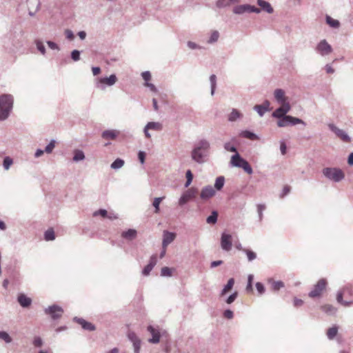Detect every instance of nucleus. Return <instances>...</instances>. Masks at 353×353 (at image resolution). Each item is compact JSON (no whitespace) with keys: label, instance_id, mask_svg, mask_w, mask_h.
Listing matches in <instances>:
<instances>
[{"label":"nucleus","instance_id":"nucleus-49","mask_svg":"<svg viewBox=\"0 0 353 353\" xmlns=\"http://www.w3.org/2000/svg\"><path fill=\"white\" fill-rule=\"evenodd\" d=\"M85 156L82 151H76L74 156V161H80L83 160L84 159Z\"/></svg>","mask_w":353,"mask_h":353},{"label":"nucleus","instance_id":"nucleus-57","mask_svg":"<svg viewBox=\"0 0 353 353\" xmlns=\"http://www.w3.org/2000/svg\"><path fill=\"white\" fill-rule=\"evenodd\" d=\"M37 49L41 52V53L42 54H44L45 52H46V49H45V47L43 44L42 42L41 41H37Z\"/></svg>","mask_w":353,"mask_h":353},{"label":"nucleus","instance_id":"nucleus-45","mask_svg":"<svg viewBox=\"0 0 353 353\" xmlns=\"http://www.w3.org/2000/svg\"><path fill=\"white\" fill-rule=\"evenodd\" d=\"M98 215H100L103 218H105L108 216V212L107 210H103V209H101V210H99L97 211H95L94 213H93V216H97Z\"/></svg>","mask_w":353,"mask_h":353},{"label":"nucleus","instance_id":"nucleus-10","mask_svg":"<svg viewBox=\"0 0 353 353\" xmlns=\"http://www.w3.org/2000/svg\"><path fill=\"white\" fill-rule=\"evenodd\" d=\"M46 313L50 314L52 319H57L61 317L63 310L59 306L52 305L46 310Z\"/></svg>","mask_w":353,"mask_h":353},{"label":"nucleus","instance_id":"nucleus-19","mask_svg":"<svg viewBox=\"0 0 353 353\" xmlns=\"http://www.w3.org/2000/svg\"><path fill=\"white\" fill-rule=\"evenodd\" d=\"M119 134L116 130H107L103 132L101 137L105 140H115Z\"/></svg>","mask_w":353,"mask_h":353},{"label":"nucleus","instance_id":"nucleus-6","mask_svg":"<svg viewBox=\"0 0 353 353\" xmlns=\"http://www.w3.org/2000/svg\"><path fill=\"white\" fill-rule=\"evenodd\" d=\"M303 123V121L300 119L287 115L279 119L277 121V125L279 127H286L289 125H296Z\"/></svg>","mask_w":353,"mask_h":353},{"label":"nucleus","instance_id":"nucleus-8","mask_svg":"<svg viewBox=\"0 0 353 353\" xmlns=\"http://www.w3.org/2000/svg\"><path fill=\"white\" fill-rule=\"evenodd\" d=\"M197 194V190L195 188H190L181 196L179 203L181 205H184L188 202L190 199L194 198Z\"/></svg>","mask_w":353,"mask_h":353},{"label":"nucleus","instance_id":"nucleus-41","mask_svg":"<svg viewBox=\"0 0 353 353\" xmlns=\"http://www.w3.org/2000/svg\"><path fill=\"white\" fill-rule=\"evenodd\" d=\"M243 250V252H245V254L248 256V259L250 261H251L256 258V254L253 251L250 250L248 249H244Z\"/></svg>","mask_w":353,"mask_h":353},{"label":"nucleus","instance_id":"nucleus-22","mask_svg":"<svg viewBox=\"0 0 353 353\" xmlns=\"http://www.w3.org/2000/svg\"><path fill=\"white\" fill-rule=\"evenodd\" d=\"M18 302L22 307H26L30 305L32 300L30 298L26 296L25 294H20L18 296Z\"/></svg>","mask_w":353,"mask_h":353},{"label":"nucleus","instance_id":"nucleus-1","mask_svg":"<svg viewBox=\"0 0 353 353\" xmlns=\"http://www.w3.org/2000/svg\"><path fill=\"white\" fill-rule=\"evenodd\" d=\"M13 98L10 94L0 96V120H5L12 108Z\"/></svg>","mask_w":353,"mask_h":353},{"label":"nucleus","instance_id":"nucleus-47","mask_svg":"<svg viewBox=\"0 0 353 353\" xmlns=\"http://www.w3.org/2000/svg\"><path fill=\"white\" fill-rule=\"evenodd\" d=\"M219 37V33L218 31H214L212 32L210 40L208 41L209 43H213L218 40Z\"/></svg>","mask_w":353,"mask_h":353},{"label":"nucleus","instance_id":"nucleus-23","mask_svg":"<svg viewBox=\"0 0 353 353\" xmlns=\"http://www.w3.org/2000/svg\"><path fill=\"white\" fill-rule=\"evenodd\" d=\"M234 285V279L233 278H231L228 280L227 284L224 286L223 289L222 290L220 296L222 297L225 296L228 292H229L233 288Z\"/></svg>","mask_w":353,"mask_h":353},{"label":"nucleus","instance_id":"nucleus-44","mask_svg":"<svg viewBox=\"0 0 353 353\" xmlns=\"http://www.w3.org/2000/svg\"><path fill=\"white\" fill-rule=\"evenodd\" d=\"M0 339L5 341L6 343H10L12 341L11 337L6 332H0Z\"/></svg>","mask_w":353,"mask_h":353},{"label":"nucleus","instance_id":"nucleus-51","mask_svg":"<svg viewBox=\"0 0 353 353\" xmlns=\"http://www.w3.org/2000/svg\"><path fill=\"white\" fill-rule=\"evenodd\" d=\"M238 296V292H234V293H232L225 301V302L228 303V304H231L232 303H233L235 299H236Z\"/></svg>","mask_w":353,"mask_h":353},{"label":"nucleus","instance_id":"nucleus-40","mask_svg":"<svg viewBox=\"0 0 353 353\" xmlns=\"http://www.w3.org/2000/svg\"><path fill=\"white\" fill-rule=\"evenodd\" d=\"M234 2V0H219L216 5L219 8L225 7L231 5Z\"/></svg>","mask_w":353,"mask_h":353},{"label":"nucleus","instance_id":"nucleus-33","mask_svg":"<svg viewBox=\"0 0 353 353\" xmlns=\"http://www.w3.org/2000/svg\"><path fill=\"white\" fill-rule=\"evenodd\" d=\"M55 239V234L54 230L52 228H49L46 232H45V239L46 241H52Z\"/></svg>","mask_w":353,"mask_h":353},{"label":"nucleus","instance_id":"nucleus-58","mask_svg":"<svg viewBox=\"0 0 353 353\" xmlns=\"http://www.w3.org/2000/svg\"><path fill=\"white\" fill-rule=\"evenodd\" d=\"M247 12H256V13H259L260 12V9L259 8H257L254 6H249V5H247Z\"/></svg>","mask_w":353,"mask_h":353},{"label":"nucleus","instance_id":"nucleus-34","mask_svg":"<svg viewBox=\"0 0 353 353\" xmlns=\"http://www.w3.org/2000/svg\"><path fill=\"white\" fill-rule=\"evenodd\" d=\"M284 286V284L282 281H271V289L274 291H277L282 288Z\"/></svg>","mask_w":353,"mask_h":353},{"label":"nucleus","instance_id":"nucleus-12","mask_svg":"<svg viewBox=\"0 0 353 353\" xmlns=\"http://www.w3.org/2000/svg\"><path fill=\"white\" fill-rule=\"evenodd\" d=\"M330 128L332 130V131H333L336 134V136L339 139H341L343 142H350L351 139L350 137L343 130L337 128L334 125H330Z\"/></svg>","mask_w":353,"mask_h":353},{"label":"nucleus","instance_id":"nucleus-35","mask_svg":"<svg viewBox=\"0 0 353 353\" xmlns=\"http://www.w3.org/2000/svg\"><path fill=\"white\" fill-rule=\"evenodd\" d=\"M218 214L216 211L212 212V214L207 218V223L209 224H214L217 221Z\"/></svg>","mask_w":353,"mask_h":353},{"label":"nucleus","instance_id":"nucleus-52","mask_svg":"<svg viewBox=\"0 0 353 353\" xmlns=\"http://www.w3.org/2000/svg\"><path fill=\"white\" fill-rule=\"evenodd\" d=\"M128 338L132 342V343L140 341V339L138 338V336L134 332H130L128 334Z\"/></svg>","mask_w":353,"mask_h":353},{"label":"nucleus","instance_id":"nucleus-53","mask_svg":"<svg viewBox=\"0 0 353 353\" xmlns=\"http://www.w3.org/2000/svg\"><path fill=\"white\" fill-rule=\"evenodd\" d=\"M141 76H142L143 79H144V81H145V83H149L148 81H150V79H151V74L150 72H148V71L143 72H142Z\"/></svg>","mask_w":353,"mask_h":353},{"label":"nucleus","instance_id":"nucleus-9","mask_svg":"<svg viewBox=\"0 0 353 353\" xmlns=\"http://www.w3.org/2000/svg\"><path fill=\"white\" fill-rule=\"evenodd\" d=\"M280 105L281 106L272 113V116L278 119L287 116L286 114L290 110L291 108L290 103H284Z\"/></svg>","mask_w":353,"mask_h":353},{"label":"nucleus","instance_id":"nucleus-39","mask_svg":"<svg viewBox=\"0 0 353 353\" xmlns=\"http://www.w3.org/2000/svg\"><path fill=\"white\" fill-rule=\"evenodd\" d=\"M247 5L238 6L234 7L233 12L235 14H242L245 12H247Z\"/></svg>","mask_w":353,"mask_h":353},{"label":"nucleus","instance_id":"nucleus-2","mask_svg":"<svg viewBox=\"0 0 353 353\" xmlns=\"http://www.w3.org/2000/svg\"><path fill=\"white\" fill-rule=\"evenodd\" d=\"M208 148L209 143L208 141H200L192 152V159L199 163H202L203 161V157L204 156V152L208 150Z\"/></svg>","mask_w":353,"mask_h":353},{"label":"nucleus","instance_id":"nucleus-64","mask_svg":"<svg viewBox=\"0 0 353 353\" xmlns=\"http://www.w3.org/2000/svg\"><path fill=\"white\" fill-rule=\"evenodd\" d=\"M138 156L140 162L143 164L145 161V153L144 152L140 151Z\"/></svg>","mask_w":353,"mask_h":353},{"label":"nucleus","instance_id":"nucleus-55","mask_svg":"<svg viewBox=\"0 0 353 353\" xmlns=\"http://www.w3.org/2000/svg\"><path fill=\"white\" fill-rule=\"evenodd\" d=\"M71 57H72V59L75 61L79 60V59H80L79 51H78L77 50H73L72 52Z\"/></svg>","mask_w":353,"mask_h":353},{"label":"nucleus","instance_id":"nucleus-26","mask_svg":"<svg viewBox=\"0 0 353 353\" xmlns=\"http://www.w3.org/2000/svg\"><path fill=\"white\" fill-rule=\"evenodd\" d=\"M122 237L132 240L137 236V231L135 230L129 229L128 231L123 232L121 234Z\"/></svg>","mask_w":353,"mask_h":353},{"label":"nucleus","instance_id":"nucleus-50","mask_svg":"<svg viewBox=\"0 0 353 353\" xmlns=\"http://www.w3.org/2000/svg\"><path fill=\"white\" fill-rule=\"evenodd\" d=\"M55 147V141H51L50 143L46 147L45 151L46 153L50 154L52 152Z\"/></svg>","mask_w":353,"mask_h":353},{"label":"nucleus","instance_id":"nucleus-7","mask_svg":"<svg viewBox=\"0 0 353 353\" xmlns=\"http://www.w3.org/2000/svg\"><path fill=\"white\" fill-rule=\"evenodd\" d=\"M316 51L322 56L327 55L332 52V48L326 40L323 39L318 43Z\"/></svg>","mask_w":353,"mask_h":353},{"label":"nucleus","instance_id":"nucleus-61","mask_svg":"<svg viewBox=\"0 0 353 353\" xmlns=\"http://www.w3.org/2000/svg\"><path fill=\"white\" fill-rule=\"evenodd\" d=\"M134 353H139L141 347V341H137L133 343Z\"/></svg>","mask_w":353,"mask_h":353},{"label":"nucleus","instance_id":"nucleus-17","mask_svg":"<svg viewBox=\"0 0 353 353\" xmlns=\"http://www.w3.org/2000/svg\"><path fill=\"white\" fill-rule=\"evenodd\" d=\"M148 331L152 334V338L150 339L148 341L151 343H158L160 341V332L158 330L155 329L152 325H149L147 328Z\"/></svg>","mask_w":353,"mask_h":353},{"label":"nucleus","instance_id":"nucleus-14","mask_svg":"<svg viewBox=\"0 0 353 353\" xmlns=\"http://www.w3.org/2000/svg\"><path fill=\"white\" fill-rule=\"evenodd\" d=\"M74 321L80 325L83 330L94 331L96 329L95 326L92 323L88 322L82 318L75 317Z\"/></svg>","mask_w":353,"mask_h":353},{"label":"nucleus","instance_id":"nucleus-62","mask_svg":"<svg viewBox=\"0 0 353 353\" xmlns=\"http://www.w3.org/2000/svg\"><path fill=\"white\" fill-rule=\"evenodd\" d=\"M65 35L67 37V39L72 40L74 39V34L70 30H66L65 31Z\"/></svg>","mask_w":353,"mask_h":353},{"label":"nucleus","instance_id":"nucleus-18","mask_svg":"<svg viewBox=\"0 0 353 353\" xmlns=\"http://www.w3.org/2000/svg\"><path fill=\"white\" fill-rule=\"evenodd\" d=\"M157 262V255H152L150 259L149 263L143 268L142 271V274L144 276H148L150 274V272L152 271L153 268L155 266Z\"/></svg>","mask_w":353,"mask_h":353},{"label":"nucleus","instance_id":"nucleus-21","mask_svg":"<svg viewBox=\"0 0 353 353\" xmlns=\"http://www.w3.org/2000/svg\"><path fill=\"white\" fill-rule=\"evenodd\" d=\"M274 97L279 104L289 103L287 97L285 96V92L281 89H276L274 91Z\"/></svg>","mask_w":353,"mask_h":353},{"label":"nucleus","instance_id":"nucleus-15","mask_svg":"<svg viewBox=\"0 0 353 353\" xmlns=\"http://www.w3.org/2000/svg\"><path fill=\"white\" fill-rule=\"evenodd\" d=\"M162 124L159 122H149L145 128V135L147 138H150L151 136L148 132L149 130L160 131L162 130Z\"/></svg>","mask_w":353,"mask_h":353},{"label":"nucleus","instance_id":"nucleus-28","mask_svg":"<svg viewBox=\"0 0 353 353\" xmlns=\"http://www.w3.org/2000/svg\"><path fill=\"white\" fill-rule=\"evenodd\" d=\"M241 136L252 141L259 139L257 135L248 130L243 131L241 133Z\"/></svg>","mask_w":353,"mask_h":353},{"label":"nucleus","instance_id":"nucleus-43","mask_svg":"<svg viewBox=\"0 0 353 353\" xmlns=\"http://www.w3.org/2000/svg\"><path fill=\"white\" fill-rule=\"evenodd\" d=\"M186 179H187V181H186L185 186L188 187L190 185V183H192V179H193L192 173L190 170L186 172Z\"/></svg>","mask_w":353,"mask_h":353},{"label":"nucleus","instance_id":"nucleus-60","mask_svg":"<svg viewBox=\"0 0 353 353\" xmlns=\"http://www.w3.org/2000/svg\"><path fill=\"white\" fill-rule=\"evenodd\" d=\"M223 316L228 319L233 318V312L230 310H226L223 313Z\"/></svg>","mask_w":353,"mask_h":353},{"label":"nucleus","instance_id":"nucleus-59","mask_svg":"<svg viewBox=\"0 0 353 353\" xmlns=\"http://www.w3.org/2000/svg\"><path fill=\"white\" fill-rule=\"evenodd\" d=\"M290 190H291L290 186H289L288 185H285L283 189V192L280 196L281 198L284 197L285 195H287L290 192Z\"/></svg>","mask_w":353,"mask_h":353},{"label":"nucleus","instance_id":"nucleus-31","mask_svg":"<svg viewBox=\"0 0 353 353\" xmlns=\"http://www.w3.org/2000/svg\"><path fill=\"white\" fill-rule=\"evenodd\" d=\"M323 311L327 314H334L336 312V308H335L332 305H325L321 307Z\"/></svg>","mask_w":353,"mask_h":353},{"label":"nucleus","instance_id":"nucleus-46","mask_svg":"<svg viewBox=\"0 0 353 353\" xmlns=\"http://www.w3.org/2000/svg\"><path fill=\"white\" fill-rule=\"evenodd\" d=\"M12 159L8 157H6L3 160V167L6 170H8L10 165L12 164Z\"/></svg>","mask_w":353,"mask_h":353},{"label":"nucleus","instance_id":"nucleus-56","mask_svg":"<svg viewBox=\"0 0 353 353\" xmlns=\"http://www.w3.org/2000/svg\"><path fill=\"white\" fill-rule=\"evenodd\" d=\"M263 106L261 105H256L254 108V110L259 113L260 116H263L265 112V110H263Z\"/></svg>","mask_w":353,"mask_h":353},{"label":"nucleus","instance_id":"nucleus-29","mask_svg":"<svg viewBox=\"0 0 353 353\" xmlns=\"http://www.w3.org/2000/svg\"><path fill=\"white\" fill-rule=\"evenodd\" d=\"M326 22L330 27L332 28H337L340 26V23L338 20L334 19L330 16H326Z\"/></svg>","mask_w":353,"mask_h":353},{"label":"nucleus","instance_id":"nucleus-4","mask_svg":"<svg viewBox=\"0 0 353 353\" xmlns=\"http://www.w3.org/2000/svg\"><path fill=\"white\" fill-rule=\"evenodd\" d=\"M327 285V282L326 279H321L316 284L314 285V288L309 293V296L310 298L320 297L325 291Z\"/></svg>","mask_w":353,"mask_h":353},{"label":"nucleus","instance_id":"nucleus-20","mask_svg":"<svg viewBox=\"0 0 353 353\" xmlns=\"http://www.w3.org/2000/svg\"><path fill=\"white\" fill-rule=\"evenodd\" d=\"M347 292H350L348 288H343V290L338 292L336 296L337 302L345 307L350 306L352 303V301H344L343 300V296H345V294Z\"/></svg>","mask_w":353,"mask_h":353},{"label":"nucleus","instance_id":"nucleus-13","mask_svg":"<svg viewBox=\"0 0 353 353\" xmlns=\"http://www.w3.org/2000/svg\"><path fill=\"white\" fill-rule=\"evenodd\" d=\"M163 236L162 247L163 248H165L175 239L176 234L164 230Z\"/></svg>","mask_w":353,"mask_h":353},{"label":"nucleus","instance_id":"nucleus-63","mask_svg":"<svg viewBox=\"0 0 353 353\" xmlns=\"http://www.w3.org/2000/svg\"><path fill=\"white\" fill-rule=\"evenodd\" d=\"M303 304V301L297 298L294 299V305L295 307H300Z\"/></svg>","mask_w":353,"mask_h":353},{"label":"nucleus","instance_id":"nucleus-27","mask_svg":"<svg viewBox=\"0 0 353 353\" xmlns=\"http://www.w3.org/2000/svg\"><path fill=\"white\" fill-rule=\"evenodd\" d=\"M165 199V196L157 197L154 199L152 205L154 208V213L159 214L160 212V203Z\"/></svg>","mask_w":353,"mask_h":353},{"label":"nucleus","instance_id":"nucleus-37","mask_svg":"<svg viewBox=\"0 0 353 353\" xmlns=\"http://www.w3.org/2000/svg\"><path fill=\"white\" fill-rule=\"evenodd\" d=\"M124 165V161L121 159H117L112 164L111 168L112 169H118L121 168Z\"/></svg>","mask_w":353,"mask_h":353},{"label":"nucleus","instance_id":"nucleus-48","mask_svg":"<svg viewBox=\"0 0 353 353\" xmlns=\"http://www.w3.org/2000/svg\"><path fill=\"white\" fill-rule=\"evenodd\" d=\"M210 82H211V87H212V94H214V90H215V88H216V77L215 74H212L210 77Z\"/></svg>","mask_w":353,"mask_h":353},{"label":"nucleus","instance_id":"nucleus-24","mask_svg":"<svg viewBox=\"0 0 353 353\" xmlns=\"http://www.w3.org/2000/svg\"><path fill=\"white\" fill-rule=\"evenodd\" d=\"M117 77L114 74H112L109 77L100 79L99 83L106 84L108 85H112L117 82Z\"/></svg>","mask_w":353,"mask_h":353},{"label":"nucleus","instance_id":"nucleus-16","mask_svg":"<svg viewBox=\"0 0 353 353\" xmlns=\"http://www.w3.org/2000/svg\"><path fill=\"white\" fill-rule=\"evenodd\" d=\"M215 195V190L212 186L203 188L201 192L200 196L203 200H207Z\"/></svg>","mask_w":353,"mask_h":353},{"label":"nucleus","instance_id":"nucleus-42","mask_svg":"<svg viewBox=\"0 0 353 353\" xmlns=\"http://www.w3.org/2000/svg\"><path fill=\"white\" fill-rule=\"evenodd\" d=\"M161 275L163 276H170L172 275V270L168 267H163L161 269Z\"/></svg>","mask_w":353,"mask_h":353},{"label":"nucleus","instance_id":"nucleus-11","mask_svg":"<svg viewBox=\"0 0 353 353\" xmlns=\"http://www.w3.org/2000/svg\"><path fill=\"white\" fill-rule=\"evenodd\" d=\"M221 246L223 250L230 251L232 249V236L228 234L223 233L221 239Z\"/></svg>","mask_w":353,"mask_h":353},{"label":"nucleus","instance_id":"nucleus-25","mask_svg":"<svg viewBox=\"0 0 353 353\" xmlns=\"http://www.w3.org/2000/svg\"><path fill=\"white\" fill-rule=\"evenodd\" d=\"M258 5L261 8L262 10L266 11L268 13H272L273 12V8L271 5L263 0H258Z\"/></svg>","mask_w":353,"mask_h":353},{"label":"nucleus","instance_id":"nucleus-38","mask_svg":"<svg viewBox=\"0 0 353 353\" xmlns=\"http://www.w3.org/2000/svg\"><path fill=\"white\" fill-rule=\"evenodd\" d=\"M253 279H254V276L253 275L250 274L248 276V285L246 286V292L248 293H250V292H252L253 291V289H252V281H253Z\"/></svg>","mask_w":353,"mask_h":353},{"label":"nucleus","instance_id":"nucleus-5","mask_svg":"<svg viewBox=\"0 0 353 353\" xmlns=\"http://www.w3.org/2000/svg\"><path fill=\"white\" fill-rule=\"evenodd\" d=\"M231 163L234 166L243 168L249 174L252 173V169L248 162L242 159L239 154H236L232 157Z\"/></svg>","mask_w":353,"mask_h":353},{"label":"nucleus","instance_id":"nucleus-3","mask_svg":"<svg viewBox=\"0 0 353 353\" xmlns=\"http://www.w3.org/2000/svg\"><path fill=\"white\" fill-rule=\"evenodd\" d=\"M323 174L327 179L335 182H339L345 177L344 172L336 168H325L323 170Z\"/></svg>","mask_w":353,"mask_h":353},{"label":"nucleus","instance_id":"nucleus-54","mask_svg":"<svg viewBox=\"0 0 353 353\" xmlns=\"http://www.w3.org/2000/svg\"><path fill=\"white\" fill-rule=\"evenodd\" d=\"M256 290L259 292V294H262L264 293L265 292V288L263 286V285L261 283H256Z\"/></svg>","mask_w":353,"mask_h":353},{"label":"nucleus","instance_id":"nucleus-30","mask_svg":"<svg viewBox=\"0 0 353 353\" xmlns=\"http://www.w3.org/2000/svg\"><path fill=\"white\" fill-rule=\"evenodd\" d=\"M338 333V328L336 326H333L329 328L327 331V336L329 339H333Z\"/></svg>","mask_w":353,"mask_h":353},{"label":"nucleus","instance_id":"nucleus-32","mask_svg":"<svg viewBox=\"0 0 353 353\" xmlns=\"http://www.w3.org/2000/svg\"><path fill=\"white\" fill-rule=\"evenodd\" d=\"M241 117V114L237 110L233 109L229 115L228 119L231 121H234Z\"/></svg>","mask_w":353,"mask_h":353},{"label":"nucleus","instance_id":"nucleus-36","mask_svg":"<svg viewBox=\"0 0 353 353\" xmlns=\"http://www.w3.org/2000/svg\"><path fill=\"white\" fill-rule=\"evenodd\" d=\"M224 177L223 176H219L217 177L215 181L214 187L218 190H221L224 185Z\"/></svg>","mask_w":353,"mask_h":353}]
</instances>
